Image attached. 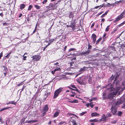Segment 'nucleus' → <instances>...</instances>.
Segmentation results:
<instances>
[{"instance_id":"nucleus-10","label":"nucleus","mask_w":125,"mask_h":125,"mask_svg":"<svg viewBox=\"0 0 125 125\" xmlns=\"http://www.w3.org/2000/svg\"><path fill=\"white\" fill-rule=\"evenodd\" d=\"M33 59L34 60L39 61L41 58V57L39 55H35L33 57Z\"/></svg>"},{"instance_id":"nucleus-18","label":"nucleus","mask_w":125,"mask_h":125,"mask_svg":"<svg viewBox=\"0 0 125 125\" xmlns=\"http://www.w3.org/2000/svg\"><path fill=\"white\" fill-rule=\"evenodd\" d=\"M47 90H46L45 91V94L44 95V98L46 99L48 96V94L47 93Z\"/></svg>"},{"instance_id":"nucleus-54","label":"nucleus","mask_w":125,"mask_h":125,"mask_svg":"<svg viewBox=\"0 0 125 125\" xmlns=\"http://www.w3.org/2000/svg\"><path fill=\"white\" fill-rule=\"evenodd\" d=\"M2 56V52L0 53V59L1 58V57Z\"/></svg>"},{"instance_id":"nucleus-4","label":"nucleus","mask_w":125,"mask_h":125,"mask_svg":"<svg viewBox=\"0 0 125 125\" xmlns=\"http://www.w3.org/2000/svg\"><path fill=\"white\" fill-rule=\"evenodd\" d=\"M76 120L75 118L72 117L69 122V125H77Z\"/></svg>"},{"instance_id":"nucleus-7","label":"nucleus","mask_w":125,"mask_h":125,"mask_svg":"<svg viewBox=\"0 0 125 125\" xmlns=\"http://www.w3.org/2000/svg\"><path fill=\"white\" fill-rule=\"evenodd\" d=\"M116 93L115 94H114L113 93H112L109 94L107 98L111 100L113 99L114 95H116L117 91H116Z\"/></svg>"},{"instance_id":"nucleus-30","label":"nucleus","mask_w":125,"mask_h":125,"mask_svg":"<svg viewBox=\"0 0 125 125\" xmlns=\"http://www.w3.org/2000/svg\"><path fill=\"white\" fill-rule=\"evenodd\" d=\"M9 103H10V104L15 105L17 103L16 102H14L13 101H10V102Z\"/></svg>"},{"instance_id":"nucleus-1","label":"nucleus","mask_w":125,"mask_h":125,"mask_svg":"<svg viewBox=\"0 0 125 125\" xmlns=\"http://www.w3.org/2000/svg\"><path fill=\"white\" fill-rule=\"evenodd\" d=\"M124 99L121 98L120 100L117 101L116 102H114L115 104L112 105L111 109V113L113 115H116V113L117 111V105L119 104H121L124 101Z\"/></svg>"},{"instance_id":"nucleus-56","label":"nucleus","mask_w":125,"mask_h":125,"mask_svg":"<svg viewBox=\"0 0 125 125\" xmlns=\"http://www.w3.org/2000/svg\"><path fill=\"white\" fill-rule=\"evenodd\" d=\"M67 48V46H65V47L64 48V50H63L64 51H66V49Z\"/></svg>"},{"instance_id":"nucleus-21","label":"nucleus","mask_w":125,"mask_h":125,"mask_svg":"<svg viewBox=\"0 0 125 125\" xmlns=\"http://www.w3.org/2000/svg\"><path fill=\"white\" fill-rule=\"evenodd\" d=\"M59 112L58 111H57L54 114V117H56L59 115Z\"/></svg>"},{"instance_id":"nucleus-42","label":"nucleus","mask_w":125,"mask_h":125,"mask_svg":"<svg viewBox=\"0 0 125 125\" xmlns=\"http://www.w3.org/2000/svg\"><path fill=\"white\" fill-rule=\"evenodd\" d=\"M26 54V53H25L24 54V55L23 56V60H26V59L27 58V57L26 56H24V55Z\"/></svg>"},{"instance_id":"nucleus-48","label":"nucleus","mask_w":125,"mask_h":125,"mask_svg":"<svg viewBox=\"0 0 125 125\" xmlns=\"http://www.w3.org/2000/svg\"><path fill=\"white\" fill-rule=\"evenodd\" d=\"M58 64L59 63L58 62H57L54 64V65H57V66H59V65H58Z\"/></svg>"},{"instance_id":"nucleus-51","label":"nucleus","mask_w":125,"mask_h":125,"mask_svg":"<svg viewBox=\"0 0 125 125\" xmlns=\"http://www.w3.org/2000/svg\"><path fill=\"white\" fill-rule=\"evenodd\" d=\"M47 0H44V1L42 2V3L43 4H44L47 2Z\"/></svg>"},{"instance_id":"nucleus-34","label":"nucleus","mask_w":125,"mask_h":125,"mask_svg":"<svg viewBox=\"0 0 125 125\" xmlns=\"http://www.w3.org/2000/svg\"><path fill=\"white\" fill-rule=\"evenodd\" d=\"M85 67H83L82 68H81L80 70V71H84L85 70Z\"/></svg>"},{"instance_id":"nucleus-26","label":"nucleus","mask_w":125,"mask_h":125,"mask_svg":"<svg viewBox=\"0 0 125 125\" xmlns=\"http://www.w3.org/2000/svg\"><path fill=\"white\" fill-rule=\"evenodd\" d=\"M108 11H106L105 13L103 14L101 16V17L103 18L104 17V16L107 15V13Z\"/></svg>"},{"instance_id":"nucleus-13","label":"nucleus","mask_w":125,"mask_h":125,"mask_svg":"<svg viewBox=\"0 0 125 125\" xmlns=\"http://www.w3.org/2000/svg\"><path fill=\"white\" fill-rule=\"evenodd\" d=\"M107 116H106L104 114H103L102 116L101 120L103 121H105L107 118Z\"/></svg>"},{"instance_id":"nucleus-57","label":"nucleus","mask_w":125,"mask_h":125,"mask_svg":"<svg viewBox=\"0 0 125 125\" xmlns=\"http://www.w3.org/2000/svg\"><path fill=\"white\" fill-rule=\"evenodd\" d=\"M101 6V5L97 6L95 7V9L98 8H99L100 7V6Z\"/></svg>"},{"instance_id":"nucleus-25","label":"nucleus","mask_w":125,"mask_h":125,"mask_svg":"<svg viewBox=\"0 0 125 125\" xmlns=\"http://www.w3.org/2000/svg\"><path fill=\"white\" fill-rule=\"evenodd\" d=\"M69 88L70 89L72 90H74V91H76L77 92H78L79 91H78V90H77V89H75V88H74V89H73V88H71V87H69Z\"/></svg>"},{"instance_id":"nucleus-43","label":"nucleus","mask_w":125,"mask_h":125,"mask_svg":"<svg viewBox=\"0 0 125 125\" xmlns=\"http://www.w3.org/2000/svg\"><path fill=\"white\" fill-rule=\"evenodd\" d=\"M86 112H87L86 111L83 112L82 113H81L80 114V115H83L84 114H85L86 113Z\"/></svg>"},{"instance_id":"nucleus-11","label":"nucleus","mask_w":125,"mask_h":125,"mask_svg":"<svg viewBox=\"0 0 125 125\" xmlns=\"http://www.w3.org/2000/svg\"><path fill=\"white\" fill-rule=\"evenodd\" d=\"M92 39H93L94 43L95 42L96 36L95 34L93 33L92 36Z\"/></svg>"},{"instance_id":"nucleus-49","label":"nucleus","mask_w":125,"mask_h":125,"mask_svg":"<svg viewBox=\"0 0 125 125\" xmlns=\"http://www.w3.org/2000/svg\"><path fill=\"white\" fill-rule=\"evenodd\" d=\"M22 83H23V82L20 83L19 84H17V86H20L22 85Z\"/></svg>"},{"instance_id":"nucleus-2","label":"nucleus","mask_w":125,"mask_h":125,"mask_svg":"<svg viewBox=\"0 0 125 125\" xmlns=\"http://www.w3.org/2000/svg\"><path fill=\"white\" fill-rule=\"evenodd\" d=\"M125 14V10H124L123 12H122L115 19V20L114 21V22H116L123 18L124 17V16Z\"/></svg>"},{"instance_id":"nucleus-5","label":"nucleus","mask_w":125,"mask_h":125,"mask_svg":"<svg viewBox=\"0 0 125 125\" xmlns=\"http://www.w3.org/2000/svg\"><path fill=\"white\" fill-rule=\"evenodd\" d=\"M91 51L90 50H87L85 51V52H81L80 53V54L81 55H83L84 56H86V55L89 54Z\"/></svg>"},{"instance_id":"nucleus-44","label":"nucleus","mask_w":125,"mask_h":125,"mask_svg":"<svg viewBox=\"0 0 125 125\" xmlns=\"http://www.w3.org/2000/svg\"><path fill=\"white\" fill-rule=\"evenodd\" d=\"M76 50V49L74 48H72L70 49L69 50V51H71L75 50Z\"/></svg>"},{"instance_id":"nucleus-64","label":"nucleus","mask_w":125,"mask_h":125,"mask_svg":"<svg viewBox=\"0 0 125 125\" xmlns=\"http://www.w3.org/2000/svg\"><path fill=\"white\" fill-rule=\"evenodd\" d=\"M122 108H125V103L124 104V106L122 107Z\"/></svg>"},{"instance_id":"nucleus-31","label":"nucleus","mask_w":125,"mask_h":125,"mask_svg":"<svg viewBox=\"0 0 125 125\" xmlns=\"http://www.w3.org/2000/svg\"><path fill=\"white\" fill-rule=\"evenodd\" d=\"M11 108V107H5L4 108H3L1 110V111H3L9 108Z\"/></svg>"},{"instance_id":"nucleus-38","label":"nucleus","mask_w":125,"mask_h":125,"mask_svg":"<svg viewBox=\"0 0 125 125\" xmlns=\"http://www.w3.org/2000/svg\"><path fill=\"white\" fill-rule=\"evenodd\" d=\"M125 23V21H124L123 23H121L119 25V26L120 27L123 25Z\"/></svg>"},{"instance_id":"nucleus-47","label":"nucleus","mask_w":125,"mask_h":125,"mask_svg":"<svg viewBox=\"0 0 125 125\" xmlns=\"http://www.w3.org/2000/svg\"><path fill=\"white\" fill-rule=\"evenodd\" d=\"M71 86L74 88L77 89L76 87L74 85H71Z\"/></svg>"},{"instance_id":"nucleus-37","label":"nucleus","mask_w":125,"mask_h":125,"mask_svg":"<svg viewBox=\"0 0 125 125\" xmlns=\"http://www.w3.org/2000/svg\"><path fill=\"white\" fill-rule=\"evenodd\" d=\"M101 40V38H99L97 41L96 42V44H97L100 42V41Z\"/></svg>"},{"instance_id":"nucleus-55","label":"nucleus","mask_w":125,"mask_h":125,"mask_svg":"<svg viewBox=\"0 0 125 125\" xmlns=\"http://www.w3.org/2000/svg\"><path fill=\"white\" fill-rule=\"evenodd\" d=\"M55 72V71L54 70L53 71H51V73H52L53 74H54Z\"/></svg>"},{"instance_id":"nucleus-59","label":"nucleus","mask_w":125,"mask_h":125,"mask_svg":"<svg viewBox=\"0 0 125 125\" xmlns=\"http://www.w3.org/2000/svg\"><path fill=\"white\" fill-rule=\"evenodd\" d=\"M75 94H71L70 95V96L72 97H73L74 96V95Z\"/></svg>"},{"instance_id":"nucleus-63","label":"nucleus","mask_w":125,"mask_h":125,"mask_svg":"<svg viewBox=\"0 0 125 125\" xmlns=\"http://www.w3.org/2000/svg\"><path fill=\"white\" fill-rule=\"evenodd\" d=\"M7 24L6 23H3V25L4 26H6Z\"/></svg>"},{"instance_id":"nucleus-12","label":"nucleus","mask_w":125,"mask_h":125,"mask_svg":"<svg viewBox=\"0 0 125 125\" xmlns=\"http://www.w3.org/2000/svg\"><path fill=\"white\" fill-rule=\"evenodd\" d=\"M54 39H49V42H48V44L47 45V46H49L53 42V41L54 40Z\"/></svg>"},{"instance_id":"nucleus-9","label":"nucleus","mask_w":125,"mask_h":125,"mask_svg":"<svg viewBox=\"0 0 125 125\" xmlns=\"http://www.w3.org/2000/svg\"><path fill=\"white\" fill-rule=\"evenodd\" d=\"M118 75H116L114 81V85H115V86L116 85L117 86L119 83V82L118 81H117L116 82H115V81L117 79V78L118 77Z\"/></svg>"},{"instance_id":"nucleus-62","label":"nucleus","mask_w":125,"mask_h":125,"mask_svg":"<svg viewBox=\"0 0 125 125\" xmlns=\"http://www.w3.org/2000/svg\"><path fill=\"white\" fill-rule=\"evenodd\" d=\"M72 15L71 14H70L69 15V17L70 18H72Z\"/></svg>"},{"instance_id":"nucleus-52","label":"nucleus","mask_w":125,"mask_h":125,"mask_svg":"<svg viewBox=\"0 0 125 125\" xmlns=\"http://www.w3.org/2000/svg\"><path fill=\"white\" fill-rule=\"evenodd\" d=\"M88 49H91L92 47V46L89 44H88Z\"/></svg>"},{"instance_id":"nucleus-58","label":"nucleus","mask_w":125,"mask_h":125,"mask_svg":"<svg viewBox=\"0 0 125 125\" xmlns=\"http://www.w3.org/2000/svg\"><path fill=\"white\" fill-rule=\"evenodd\" d=\"M122 1L120 0L119 1H117L116 2V3H117L118 4L119 3H120Z\"/></svg>"},{"instance_id":"nucleus-35","label":"nucleus","mask_w":125,"mask_h":125,"mask_svg":"<svg viewBox=\"0 0 125 125\" xmlns=\"http://www.w3.org/2000/svg\"><path fill=\"white\" fill-rule=\"evenodd\" d=\"M110 25L108 26L106 28V30H105V31L107 32L108 31L109 29V26Z\"/></svg>"},{"instance_id":"nucleus-61","label":"nucleus","mask_w":125,"mask_h":125,"mask_svg":"<svg viewBox=\"0 0 125 125\" xmlns=\"http://www.w3.org/2000/svg\"><path fill=\"white\" fill-rule=\"evenodd\" d=\"M90 106L91 107V108H93L94 107V105L93 104H90Z\"/></svg>"},{"instance_id":"nucleus-19","label":"nucleus","mask_w":125,"mask_h":125,"mask_svg":"<svg viewBox=\"0 0 125 125\" xmlns=\"http://www.w3.org/2000/svg\"><path fill=\"white\" fill-rule=\"evenodd\" d=\"M62 88H60L59 89L56 90V91L57 93H58L59 94V93L62 91Z\"/></svg>"},{"instance_id":"nucleus-20","label":"nucleus","mask_w":125,"mask_h":125,"mask_svg":"<svg viewBox=\"0 0 125 125\" xmlns=\"http://www.w3.org/2000/svg\"><path fill=\"white\" fill-rule=\"evenodd\" d=\"M68 101L69 103H77L78 101L77 100H74L73 101Z\"/></svg>"},{"instance_id":"nucleus-29","label":"nucleus","mask_w":125,"mask_h":125,"mask_svg":"<svg viewBox=\"0 0 125 125\" xmlns=\"http://www.w3.org/2000/svg\"><path fill=\"white\" fill-rule=\"evenodd\" d=\"M122 114V112H121L118 111L117 113V115L119 116H121Z\"/></svg>"},{"instance_id":"nucleus-16","label":"nucleus","mask_w":125,"mask_h":125,"mask_svg":"<svg viewBox=\"0 0 125 125\" xmlns=\"http://www.w3.org/2000/svg\"><path fill=\"white\" fill-rule=\"evenodd\" d=\"M59 94L57 93L56 91H55L54 93V96H53V98L55 99L58 96Z\"/></svg>"},{"instance_id":"nucleus-27","label":"nucleus","mask_w":125,"mask_h":125,"mask_svg":"<svg viewBox=\"0 0 125 125\" xmlns=\"http://www.w3.org/2000/svg\"><path fill=\"white\" fill-rule=\"evenodd\" d=\"M114 78V76L113 75H112L111 78L109 79V82H111L112 80H113Z\"/></svg>"},{"instance_id":"nucleus-53","label":"nucleus","mask_w":125,"mask_h":125,"mask_svg":"<svg viewBox=\"0 0 125 125\" xmlns=\"http://www.w3.org/2000/svg\"><path fill=\"white\" fill-rule=\"evenodd\" d=\"M37 28V26H36L35 28V29L34 30V31L32 33H34L36 31V30Z\"/></svg>"},{"instance_id":"nucleus-39","label":"nucleus","mask_w":125,"mask_h":125,"mask_svg":"<svg viewBox=\"0 0 125 125\" xmlns=\"http://www.w3.org/2000/svg\"><path fill=\"white\" fill-rule=\"evenodd\" d=\"M35 7L37 9H40V6L37 5H35Z\"/></svg>"},{"instance_id":"nucleus-41","label":"nucleus","mask_w":125,"mask_h":125,"mask_svg":"<svg viewBox=\"0 0 125 125\" xmlns=\"http://www.w3.org/2000/svg\"><path fill=\"white\" fill-rule=\"evenodd\" d=\"M117 120H114L111 122V123H112L115 124L117 122Z\"/></svg>"},{"instance_id":"nucleus-17","label":"nucleus","mask_w":125,"mask_h":125,"mask_svg":"<svg viewBox=\"0 0 125 125\" xmlns=\"http://www.w3.org/2000/svg\"><path fill=\"white\" fill-rule=\"evenodd\" d=\"M92 117L96 116L99 115V114L96 113H91Z\"/></svg>"},{"instance_id":"nucleus-28","label":"nucleus","mask_w":125,"mask_h":125,"mask_svg":"<svg viewBox=\"0 0 125 125\" xmlns=\"http://www.w3.org/2000/svg\"><path fill=\"white\" fill-rule=\"evenodd\" d=\"M3 67L4 68L3 71L4 72H6L7 70V68L4 66H3Z\"/></svg>"},{"instance_id":"nucleus-8","label":"nucleus","mask_w":125,"mask_h":125,"mask_svg":"<svg viewBox=\"0 0 125 125\" xmlns=\"http://www.w3.org/2000/svg\"><path fill=\"white\" fill-rule=\"evenodd\" d=\"M75 20L74 19L72 20L71 22V25L69 26L70 27L72 28H74L75 27L76 22H75Z\"/></svg>"},{"instance_id":"nucleus-15","label":"nucleus","mask_w":125,"mask_h":125,"mask_svg":"<svg viewBox=\"0 0 125 125\" xmlns=\"http://www.w3.org/2000/svg\"><path fill=\"white\" fill-rule=\"evenodd\" d=\"M103 98L104 99L105 98H106L107 96V94H106V93L105 91H104L103 93Z\"/></svg>"},{"instance_id":"nucleus-40","label":"nucleus","mask_w":125,"mask_h":125,"mask_svg":"<svg viewBox=\"0 0 125 125\" xmlns=\"http://www.w3.org/2000/svg\"><path fill=\"white\" fill-rule=\"evenodd\" d=\"M32 8V6L31 5H30L29 7L28 10H30Z\"/></svg>"},{"instance_id":"nucleus-14","label":"nucleus","mask_w":125,"mask_h":125,"mask_svg":"<svg viewBox=\"0 0 125 125\" xmlns=\"http://www.w3.org/2000/svg\"><path fill=\"white\" fill-rule=\"evenodd\" d=\"M70 64V66L71 67V68H74L77 67L74 64V62H71Z\"/></svg>"},{"instance_id":"nucleus-23","label":"nucleus","mask_w":125,"mask_h":125,"mask_svg":"<svg viewBox=\"0 0 125 125\" xmlns=\"http://www.w3.org/2000/svg\"><path fill=\"white\" fill-rule=\"evenodd\" d=\"M112 115V114H111L109 112H108L106 114V116L107 117H110Z\"/></svg>"},{"instance_id":"nucleus-60","label":"nucleus","mask_w":125,"mask_h":125,"mask_svg":"<svg viewBox=\"0 0 125 125\" xmlns=\"http://www.w3.org/2000/svg\"><path fill=\"white\" fill-rule=\"evenodd\" d=\"M68 115H75L74 114L73 115L71 113H68Z\"/></svg>"},{"instance_id":"nucleus-50","label":"nucleus","mask_w":125,"mask_h":125,"mask_svg":"<svg viewBox=\"0 0 125 125\" xmlns=\"http://www.w3.org/2000/svg\"><path fill=\"white\" fill-rule=\"evenodd\" d=\"M0 121L1 123H4V121L3 120H1V118H0Z\"/></svg>"},{"instance_id":"nucleus-45","label":"nucleus","mask_w":125,"mask_h":125,"mask_svg":"<svg viewBox=\"0 0 125 125\" xmlns=\"http://www.w3.org/2000/svg\"><path fill=\"white\" fill-rule=\"evenodd\" d=\"M12 52H10V53H9L6 56V57H7L8 58H9L8 57L9 56L10 54Z\"/></svg>"},{"instance_id":"nucleus-24","label":"nucleus","mask_w":125,"mask_h":125,"mask_svg":"<svg viewBox=\"0 0 125 125\" xmlns=\"http://www.w3.org/2000/svg\"><path fill=\"white\" fill-rule=\"evenodd\" d=\"M96 97H92L91 99H90V102H91L93 101H95L96 100Z\"/></svg>"},{"instance_id":"nucleus-6","label":"nucleus","mask_w":125,"mask_h":125,"mask_svg":"<svg viewBox=\"0 0 125 125\" xmlns=\"http://www.w3.org/2000/svg\"><path fill=\"white\" fill-rule=\"evenodd\" d=\"M107 87H109L107 88V90L110 92L113 91L114 90V88H113V86L110 84L109 83L108 84Z\"/></svg>"},{"instance_id":"nucleus-46","label":"nucleus","mask_w":125,"mask_h":125,"mask_svg":"<svg viewBox=\"0 0 125 125\" xmlns=\"http://www.w3.org/2000/svg\"><path fill=\"white\" fill-rule=\"evenodd\" d=\"M84 62L85 63H84L85 64H88L89 62L88 61H87L85 62Z\"/></svg>"},{"instance_id":"nucleus-32","label":"nucleus","mask_w":125,"mask_h":125,"mask_svg":"<svg viewBox=\"0 0 125 125\" xmlns=\"http://www.w3.org/2000/svg\"><path fill=\"white\" fill-rule=\"evenodd\" d=\"M37 122V121H36V120H31L29 121V123L32 122V123H34L35 122Z\"/></svg>"},{"instance_id":"nucleus-36","label":"nucleus","mask_w":125,"mask_h":125,"mask_svg":"<svg viewBox=\"0 0 125 125\" xmlns=\"http://www.w3.org/2000/svg\"><path fill=\"white\" fill-rule=\"evenodd\" d=\"M60 70V69L59 68H56L54 70L55 72L57 71H59Z\"/></svg>"},{"instance_id":"nucleus-3","label":"nucleus","mask_w":125,"mask_h":125,"mask_svg":"<svg viewBox=\"0 0 125 125\" xmlns=\"http://www.w3.org/2000/svg\"><path fill=\"white\" fill-rule=\"evenodd\" d=\"M48 106L47 105L44 106L43 108L42 109V113L41 115L42 116H44L45 115L46 113L48 111Z\"/></svg>"},{"instance_id":"nucleus-33","label":"nucleus","mask_w":125,"mask_h":125,"mask_svg":"<svg viewBox=\"0 0 125 125\" xmlns=\"http://www.w3.org/2000/svg\"><path fill=\"white\" fill-rule=\"evenodd\" d=\"M90 122H97V120L96 119H92L90 120Z\"/></svg>"},{"instance_id":"nucleus-22","label":"nucleus","mask_w":125,"mask_h":125,"mask_svg":"<svg viewBox=\"0 0 125 125\" xmlns=\"http://www.w3.org/2000/svg\"><path fill=\"white\" fill-rule=\"evenodd\" d=\"M25 5L24 4H22L21 5L20 9L22 10L25 7Z\"/></svg>"}]
</instances>
